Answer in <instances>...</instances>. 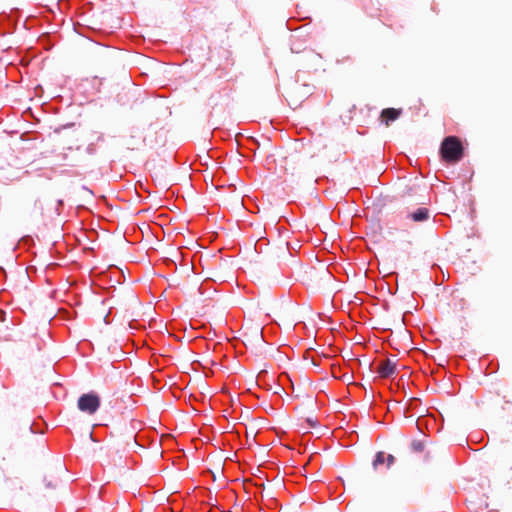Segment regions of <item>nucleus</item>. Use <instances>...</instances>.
<instances>
[{
    "instance_id": "f257e3e1",
    "label": "nucleus",
    "mask_w": 512,
    "mask_h": 512,
    "mask_svg": "<svg viewBox=\"0 0 512 512\" xmlns=\"http://www.w3.org/2000/svg\"><path fill=\"white\" fill-rule=\"evenodd\" d=\"M441 158L447 163H457L464 155V148L456 136L444 138L440 147Z\"/></svg>"
},
{
    "instance_id": "f03ea898",
    "label": "nucleus",
    "mask_w": 512,
    "mask_h": 512,
    "mask_svg": "<svg viewBox=\"0 0 512 512\" xmlns=\"http://www.w3.org/2000/svg\"><path fill=\"white\" fill-rule=\"evenodd\" d=\"M101 399L94 392L82 394L77 401L78 409L86 414H94L100 407Z\"/></svg>"
},
{
    "instance_id": "7ed1b4c3",
    "label": "nucleus",
    "mask_w": 512,
    "mask_h": 512,
    "mask_svg": "<svg viewBox=\"0 0 512 512\" xmlns=\"http://www.w3.org/2000/svg\"><path fill=\"white\" fill-rule=\"evenodd\" d=\"M395 370L396 363L389 358L382 361L377 368V372L382 378L390 377L395 373Z\"/></svg>"
},
{
    "instance_id": "20e7f679",
    "label": "nucleus",
    "mask_w": 512,
    "mask_h": 512,
    "mask_svg": "<svg viewBox=\"0 0 512 512\" xmlns=\"http://www.w3.org/2000/svg\"><path fill=\"white\" fill-rule=\"evenodd\" d=\"M401 112V109L386 108L382 110L380 117L382 121L385 122L386 126H388L391 121L398 119V117L401 115Z\"/></svg>"
},
{
    "instance_id": "39448f33",
    "label": "nucleus",
    "mask_w": 512,
    "mask_h": 512,
    "mask_svg": "<svg viewBox=\"0 0 512 512\" xmlns=\"http://www.w3.org/2000/svg\"><path fill=\"white\" fill-rule=\"evenodd\" d=\"M415 222H423L429 218V210L427 208H418L415 212L408 215Z\"/></svg>"
},
{
    "instance_id": "423d86ee",
    "label": "nucleus",
    "mask_w": 512,
    "mask_h": 512,
    "mask_svg": "<svg viewBox=\"0 0 512 512\" xmlns=\"http://www.w3.org/2000/svg\"><path fill=\"white\" fill-rule=\"evenodd\" d=\"M385 462V453L383 451H379L375 459L373 461V467L374 469H377L379 465H382Z\"/></svg>"
},
{
    "instance_id": "0eeeda50",
    "label": "nucleus",
    "mask_w": 512,
    "mask_h": 512,
    "mask_svg": "<svg viewBox=\"0 0 512 512\" xmlns=\"http://www.w3.org/2000/svg\"><path fill=\"white\" fill-rule=\"evenodd\" d=\"M139 146V139L135 135L130 136V141L128 143V149L130 150H137Z\"/></svg>"
},
{
    "instance_id": "6e6552de",
    "label": "nucleus",
    "mask_w": 512,
    "mask_h": 512,
    "mask_svg": "<svg viewBox=\"0 0 512 512\" xmlns=\"http://www.w3.org/2000/svg\"><path fill=\"white\" fill-rule=\"evenodd\" d=\"M222 57L224 58V60L226 61V64L227 65H233L234 64V61L232 59V54L230 51L228 50H223L222 51Z\"/></svg>"
},
{
    "instance_id": "1a4fd4ad",
    "label": "nucleus",
    "mask_w": 512,
    "mask_h": 512,
    "mask_svg": "<svg viewBox=\"0 0 512 512\" xmlns=\"http://www.w3.org/2000/svg\"><path fill=\"white\" fill-rule=\"evenodd\" d=\"M411 449L415 452H421L424 449V444L421 441L414 440L411 443Z\"/></svg>"
},
{
    "instance_id": "9d476101",
    "label": "nucleus",
    "mask_w": 512,
    "mask_h": 512,
    "mask_svg": "<svg viewBox=\"0 0 512 512\" xmlns=\"http://www.w3.org/2000/svg\"><path fill=\"white\" fill-rule=\"evenodd\" d=\"M385 461L387 462V467H391L395 462V457L392 454H388L385 457Z\"/></svg>"
},
{
    "instance_id": "9b49d317",
    "label": "nucleus",
    "mask_w": 512,
    "mask_h": 512,
    "mask_svg": "<svg viewBox=\"0 0 512 512\" xmlns=\"http://www.w3.org/2000/svg\"><path fill=\"white\" fill-rule=\"evenodd\" d=\"M45 482H46V487L47 488H55L56 485H57L56 481H54L53 479L47 480L45 478Z\"/></svg>"
},
{
    "instance_id": "f8f14e48",
    "label": "nucleus",
    "mask_w": 512,
    "mask_h": 512,
    "mask_svg": "<svg viewBox=\"0 0 512 512\" xmlns=\"http://www.w3.org/2000/svg\"><path fill=\"white\" fill-rule=\"evenodd\" d=\"M307 421L310 424V426H312V427L316 426V421L312 420L311 418H308Z\"/></svg>"
},
{
    "instance_id": "ddd939ff",
    "label": "nucleus",
    "mask_w": 512,
    "mask_h": 512,
    "mask_svg": "<svg viewBox=\"0 0 512 512\" xmlns=\"http://www.w3.org/2000/svg\"><path fill=\"white\" fill-rule=\"evenodd\" d=\"M87 150H88V153H90V154H92V153L94 152V148H93V146H92V145H90V146L87 148Z\"/></svg>"
}]
</instances>
